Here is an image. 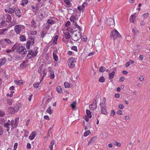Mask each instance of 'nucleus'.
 <instances>
[{"label":"nucleus","instance_id":"nucleus-1","mask_svg":"<svg viewBox=\"0 0 150 150\" xmlns=\"http://www.w3.org/2000/svg\"><path fill=\"white\" fill-rule=\"evenodd\" d=\"M42 64L39 67L38 69V72L40 73L41 74V78L40 80V83H34L33 84V86L34 88H37L39 86L40 83L43 81L44 78L45 77L46 75V72H45V69H43Z\"/></svg>","mask_w":150,"mask_h":150},{"label":"nucleus","instance_id":"nucleus-2","mask_svg":"<svg viewBox=\"0 0 150 150\" xmlns=\"http://www.w3.org/2000/svg\"><path fill=\"white\" fill-rule=\"evenodd\" d=\"M121 35L118 31L116 29L111 31L110 33V37L111 39L115 40L120 38Z\"/></svg>","mask_w":150,"mask_h":150},{"label":"nucleus","instance_id":"nucleus-3","mask_svg":"<svg viewBox=\"0 0 150 150\" xmlns=\"http://www.w3.org/2000/svg\"><path fill=\"white\" fill-rule=\"evenodd\" d=\"M25 27L22 25H18L15 26L14 30L16 34H19L24 29Z\"/></svg>","mask_w":150,"mask_h":150},{"label":"nucleus","instance_id":"nucleus-4","mask_svg":"<svg viewBox=\"0 0 150 150\" xmlns=\"http://www.w3.org/2000/svg\"><path fill=\"white\" fill-rule=\"evenodd\" d=\"M38 52V51L37 50L35 51L31 50L29 51L27 57L29 59L34 58L36 56Z\"/></svg>","mask_w":150,"mask_h":150},{"label":"nucleus","instance_id":"nucleus-5","mask_svg":"<svg viewBox=\"0 0 150 150\" xmlns=\"http://www.w3.org/2000/svg\"><path fill=\"white\" fill-rule=\"evenodd\" d=\"M17 51L18 52L21 54H25L27 52L26 49L24 47L19 44L17 48Z\"/></svg>","mask_w":150,"mask_h":150},{"label":"nucleus","instance_id":"nucleus-6","mask_svg":"<svg viewBox=\"0 0 150 150\" xmlns=\"http://www.w3.org/2000/svg\"><path fill=\"white\" fill-rule=\"evenodd\" d=\"M76 62L75 58H70L68 61V64L69 67L71 68H73L75 67L74 63Z\"/></svg>","mask_w":150,"mask_h":150},{"label":"nucleus","instance_id":"nucleus-7","mask_svg":"<svg viewBox=\"0 0 150 150\" xmlns=\"http://www.w3.org/2000/svg\"><path fill=\"white\" fill-rule=\"evenodd\" d=\"M74 36L73 37V40L75 41H78L81 38V33L79 32L75 34H74Z\"/></svg>","mask_w":150,"mask_h":150},{"label":"nucleus","instance_id":"nucleus-8","mask_svg":"<svg viewBox=\"0 0 150 150\" xmlns=\"http://www.w3.org/2000/svg\"><path fill=\"white\" fill-rule=\"evenodd\" d=\"M97 107V102L96 100H94L93 103L89 105L90 109L92 110H94L96 109Z\"/></svg>","mask_w":150,"mask_h":150},{"label":"nucleus","instance_id":"nucleus-9","mask_svg":"<svg viewBox=\"0 0 150 150\" xmlns=\"http://www.w3.org/2000/svg\"><path fill=\"white\" fill-rule=\"evenodd\" d=\"M101 113L104 115H107L108 112L106 110V105H100Z\"/></svg>","mask_w":150,"mask_h":150},{"label":"nucleus","instance_id":"nucleus-10","mask_svg":"<svg viewBox=\"0 0 150 150\" xmlns=\"http://www.w3.org/2000/svg\"><path fill=\"white\" fill-rule=\"evenodd\" d=\"M8 111L10 113L14 114L16 112L14 108L12 107H9L8 109Z\"/></svg>","mask_w":150,"mask_h":150},{"label":"nucleus","instance_id":"nucleus-11","mask_svg":"<svg viewBox=\"0 0 150 150\" xmlns=\"http://www.w3.org/2000/svg\"><path fill=\"white\" fill-rule=\"evenodd\" d=\"M16 15L18 17H21L22 16V13L21 12V11L19 9H16L15 11Z\"/></svg>","mask_w":150,"mask_h":150},{"label":"nucleus","instance_id":"nucleus-12","mask_svg":"<svg viewBox=\"0 0 150 150\" xmlns=\"http://www.w3.org/2000/svg\"><path fill=\"white\" fill-rule=\"evenodd\" d=\"M3 39L5 42H6L8 44V45H13L14 44V42L11 41L9 39L6 38Z\"/></svg>","mask_w":150,"mask_h":150},{"label":"nucleus","instance_id":"nucleus-13","mask_svg":"<svg viewBox=\"0 0 150 150\" xmlns=\"http://www.w3.org/2000/svg\"><path fill=\"white\" fill-rule=\"evenodd\" d=\"M21 103H18L16 104V105L14 106V109L15 110L16 112L21 107Z\"/></svg>","mask_w":150,"mask_h":150},{"label":"nucleus","instance_id":"nucleus-14","mask_svg":"<svg viewBox=\"0 0 150 150\" xmlns=\"http://www.w3.org/2000/svg\"><path fill=\"white\" fill-rule=\"evenodd\" d=\"M6 42L3 39L0 40V47L5 48L6 47Z\"/></svg>","mask_w":150,"mask_h":150},{"label":"nucleus","instance_id":"nucleus-15","mask_svg":"<svg viewBox=\"0 0 150 150\" xmlns=\"http://www.w3.org/2000/svg\"><path fill=\"white\" fill-rule=\"evenodd\" d=\"M37 134L36 132H33L29 137V139L31 140L33 139Z\"/></svg>","mask_w":150,"mask_h":150},{"label":"nucleus","instance_id":"nucleus-16","mask_svg":"<svg viewBox=\"0 0 150 150\" xmlns=\"http://www.w3.org/2000/svg\"><path fill=\"white\" fill-rule=\"evenodd\" d=\"M47 98H45L44 99V100H45V105H47V104H49L50 105V104H51V99L50 98H48L46 99Z\"/></svg>","mask_w":150,"mask_h":150},{"label":"nucleus","instance_id":"nucleus-17","mask_svg":"<svg viewBox=\"0 0 150 150\" xmlns=\"http://www.w3.org/2000/svg\"><path fill=\"white\" fill-rule=\"evenodd\" d=\"M31 8L33 10V11L34 12L35 14L38 11L39 9L38 7L37 6L35 7L34 6H31Z\"/></svg>","mask_w":150,"mask_h":150},{"label":"nucleus","instance_id":"nucleus-18","mask_svg":"<svg viewBox=\"0 0 150 150\" xmlns=\"http://www.w3.org/2000/svg\"><path fill=\"white\" fill-rule=\"evenodd\" d=\"M8 9V13L10 14L13 13L15 11V8L14 7H10Z\"/></svg>","mask_w":150,"mask_h":150},{"label":"nucleus","instance_id":"nucleus-19","mask_svg":"<svg viewBox=\"0 0 150 150\" xmlns=\"http://www.w3.org/2000/svg\"><path fill=\"white\" fill-rule=\"evenodd\" d=\"M6 21L8 22H10L11 20V17L10 15L7 14L6 15Z\"/></svg>","mask_w":150,"mask_h":150},{"label":"nucleus","instance_id":"nucleus-20","mask_svg":"<svg viewBox=\"0 0 150 150\" xmlns=\"http://www.w3.org/2000/svg\"><path fill=\"white\" fill-rule=\"evenodd\" d=\"M35 37H31L30 38V40L28 41L31 44V45H33L35 43Z\"/></svg>","mask_w":150,"mask_h":150},{"label":"nucleus","instance_id":"nucleus-21","mask_svg":"<svg viewBox=\"0 0 150 150\" xmlns=\"http://www.w3.org/2000/svg\"><path fill=\"white\" fill-rule=\"evenodd\" d=\"M69 19L71 21V22L76 21L77 19L76 16H75L72 15L71 16Z\"/></svg>","mask_w":150,"mask_h":150},{"label":"nucleus","instance_id":"nucleus-22","mask_svg":"<svg viewBox=\"0 0 150 150\" xmlns=\"http://www.w3.org/2000/svg\"><path fill=\"white\" fill-rule=\"evenodd\" d=\"M14 81L16 84L17 85H21L23 84V82L22 80H14Z\"/></svg>","mask_w":150,"mask_h":150},{"label":"nucleus","instance_id":"nucleus-23","mask_svg":"<svg viewBox=\"0 0 150 150\" xmlns=\"http://www.w3.org/2000/svg\"><path fill=\"white\" fill-rule=\"evenodd\" d=\"M115 71H113L109 74V78L110 79H112L114 77L115 75Z\"/></svg>","mask_w":150,"mask_h":150},{"label":"nucleus","instance_id":"nucleus-24","mask_svg":"<svg viewBox=\"0 0 150 150\" xmlns=\"http://www.w3.org/2000/svg\"><path fill=\"white\" fill-rule=\"evenodd\" d=\"M19 117H17L16 118L15 122V123L14 125V127H16L17 126V124L19 122Z\"/></svg>","mask_w":150,"mask_h":150},{"label":"nucleus","instance_id":"nucleus-25","mask_svg":"<svg viewBox=\"0 0 150 150\" xmlns=\"http://www.w3.org/2000/svg\"><path fill=\"white\" fill-rule=\"evenodd\" d=\"M18 45V44L17 43L13 45V46L11 48V50L13 51H14L16 49H17Z\"/></svg>","mask_w":150,"mask_h":150},{"label":"nucleus","instance_id":"nucleus-26","mask_svg":"<svg viewBox=\"0 0 150 150\" xmlns=\"http://www.w3.org/2000/svg\"><path fill=\"white\" fill-rule=\"evenodd\" d=\"M56 90L57 92L59 93H61L62 92V89L60 86H58L57 87Z\"/></svg>","mask_w":150,"mask_h":150},{"label":"nucleus","instance_id":"nucleus-27","mask_svg":"<svg viewBox=\"0 0 150 150\" xmlns=\"http://www.w3.org/2000/svg\"><path fill=\"white\" fill-rule=\"evenodd\" d=\"M76 103L75 101H74L73 103L71 104V107L72 109L75 110L76 109Z\"/></svg>","mask_w":150,"mask_h":150},{"label":"nucleus","instance_id":"nucleus-28","mask_svg":"<svg viewBox=\"0 0 150 150\" xmlns=\"http://www.w3.org/2000/svg\"><path fill=\"white\" fill-rule=\"evenodd\" d=\"M86 112L87 116L89 118H91V112L89 110H86Z\"/></svg>","mask_w":150,"mask_h":150},{"label":"nucleus","instance_id":"nucleus-29","mask_svg":"<svg viewBox=\"0 0 150 150\" xmlns=\"http://www.w3.org/2000/svg\"><path fill=\"white\" fill-rule=\"evenodd\" d=\"M20 40L22 41H24L26 40V38L25 36L24 35H21L19 37Z\"/></svg>","mask_w":150,"mask_h":150},{"label":"nucleus","instance_id":"nucleus-30","mask_svg":"<svg viewBox=\"0 0 150 150\" xmlns=\"http://www.w3.org/2000/svg\"><path fill=\"white\" fill-rule=\"evenodd\" d=\"M46 112L50 115L52 113L53 110L51 109V107L50 106L48 109L46 110Z\"/></svg>","mask_w":150,"mask_h":150},{"label":"nucleus","instance_id":"nucleus-31","mask_svg":"<svg viewBox=\"0 0 150 150\" xmlns=\"http://www.w3.org/2000/svg\"><path fill=\"white\" fill-rule=\"evenodd\" d=\"M28 2V0H22L21 1V5L22 6H24L25 5L27 4Z\"/></svg>","mask_w":150,"mask_h":150},{"label":"nucleus","instance_id":"nucleus-32","mask_svg":"<svg viewBox=\"0 0 150 150\" xmlns=\"http://www.w3.org/2000/svg\"><path fill=\"white\" fill-rule=\"evenodd\" d=\"M47 22L49 24H53L55 23V22L51 19H49L48 20Z\"/></svg>","mask_w":150,"mask_h":150},{"label":"nucleus","instance_id":"nucleus-33","mask_svg":"<svg viewBox=\"0 0 150 150\" xmlns=\"http://www.w3.org/2000/svg\"><path fill=\"white\" fill-rule=\"evenodd\" d=\"M10 125V121L8 120L7 122L5 123L4 127L6 128L9 127Z\"/></svg>","mask_w":150,"mask_h":150},{"label":"nucleus","instance_id":"nucleus-34","mask_svg":"<svg viewBox=\"0 0 150 150\" xmlns=\"http://www.w3.org/2000/svg\"><path fill=\"white\" fill-rule=\"evenodd\" d=\"M7 30L6 28H4L1 29H0V35H4V32Z\"/></svg>","mask_w":150,"mask_h":150},{"label":"nucleus","instance_id":"nucleus-35","mask_svg":"<svg viewBox=\"0 0 150 150\" xmlns=\"http://www.w3.org/2000/svg\"><path fill=\"white\" fill-rule=\"evenodd\" d=\"M65 37L67 39L70 38L71 37L70 33L69 32H66L65 35Z\"/></svg>","mask_w":150,"mask_h":150},{"label":"nucleus","instance_id":"nucleus-36","mask_svg":"<svg viewBox=\"0 0 150 150\" xmlns=\"http://www.w3.org/2000/svg\"><path fill=\"white\" fill-rule=\"evenodd\" d=\"M54 141L53 140H52L51 141L49 147L50 148V149L51 150H53V146L54 145Z\"/></svg>","mask_w":150,"mask_h":150},{"label":"nucleus","instance_id":"nucleus-37","mask_svg":"<svg viewBox=\"0 0 150 150\" xmlns=\"http://www.w3.org/2000/svg\"><path fill=\"white\" fill-rule=\"evenodd\" d=\"M53 58L55 61H57L58 60V58L57 57L56 54L53 53Z\"/></svg>","mask_w":150,"mask_h":150},{"label":"nucleus","instance_id":"nucleus-38","mask_svg":"<svg viewBox=\"0 0 150 150\" xmlns=\"http://www.w3.org/2000/svg\"><path fill=\"white\" fill-rule=\"evenodd\" d=\"M105 102H106V98H105L104 97L103 98V101L100 103V105H106Z\"/></svg>","mask_w":150,"mask_h":150},{"label":"nucleus","instance_id":"nucleus-39","mask_svg":"<svg viewBox=\"0 0 150 150\" xmlns=\"http://www.w3.org/2000/svg\"><path fill=\"white\" fill-rule=\"evenodd\" d=\"M46 34V33L45 31H42L40 34L41 38H43L45 36Z\"/></svg>","mask_w":150,"mask_h":150},{"label":"nucleus","instance_id":"nucleus-40","mask_svg":"<svg viewBox=\"0 0 150 150\" xmlns=\"http://www.w3.org/2000/svg\"><path fill=\"white\" fill-rule=\"evenodd\" d=\"M7 102L9 105H11L13 102V100L11 99H7Z\"/></svg>","mask_w":150,"mask_h":150},{"label":"nucleus","instance_id":"nucleus-41","mask_svg":"<svg viewBox=\"0 0 150 150\" xmlns=\"http://www.w3.org/2000/svg\"><path fill=\"white\" fill-rule=\"evenodd\" d=\"M113 144L115 145L118 146H121V144L119 143H118L116 141H113Z\"/></svg>","mask_w":150,"mask_h":150},{"label":"nucleus","instance_id":"nucleus-42","mask_svg":"<svg viewBox=\"0 0 150 150\" xmlns=\"http://www.w3.org/2000/svg\"><path fill=\"white\" fill-rule=\"evenodd\" d=\"M90 133V132L89 130L86 131L84 133L83 135L84 137H86L88 136Z\"/></svg>","mask_w":150,"mask_h":150},{"label":"nucleus","instance_id":"nucleus-43","mask_svg":"<svg viewBox=\"0 0 150 150\" xmlns=\"http://www.w3.org/2000/svg\"><path fill=\"white\" fill-rule=\"evenodd\" d=\"M84 7V5L83 4L82 5L79 6L78 7V9L79 11L82 10L83 9Z\"/></svg>","mask_w":150,"mask_h":150},{"label":"nucleus","instance_id":"nucleus-44","mask_svg":"<svg viewBox=\"0 0 150 150\" xmlns=\"http://www.w3.org/2000/svg\"><path fill=\"white\" fill-rule=\"evenodd\" d=\"M58 38V36L57 35H56L55 36L54 38V40H53V42L55 44L57 43V40Z\"/></svg>","mask_w":150,"mask_h":150},{"label":"nucleus","instance_id":"nucleus-45","mask_svg":"<svg viewBox=\"0 0 150 150\" xmlns=\"http://www.w3.org/2000/svg\"><path fill=\"white\" fill-rule=\"evenodd\" d=\"M132 31L134 35H136L137 32V31L135 28H134L132 29Z\"/></svg>","mask_w":150,"mask_h":150},{"label":"nucleus","instance_id":"nucleus-46","mask_svg":"<svg viewBox=\"0 0 150 150\" xmlns=\"http://www.w3.org/2000/svg\"><path fill=\"white\" fill-rule=\"evenodd\" d=\"M105 80L103 76H102L100 78L99 81L100 82H103L105 81Z\"/></svg>","mask_w":150,"mask_h":150},{"label":"nucleus","instance_id":"nucleus-47","mask_svg":"<svg viewBox=\"0 0 150 150\" xmlns=\"http://www.w3.org/2000/svg\"><path fill=\"white\" fill-rule=\"evenodd\" d=\"M64 84L65 88H68L70 86V83L68 82H65Z\"/></svg>","mask_w":150,"mask_h":150},{"label":"nucleus","instance_id":"nucleus-48","mask_svg":"<svg viewBox=\"0 0 150 150\" xmlns=\"http://www.w3.org/2000/svg\"><path fill=\"white\" fill-rule=\"evenodd\" d=\"M105 69V68L103 66H101L99 68V71L100 72H103L104 71H105V70H104V69Z\"/></svg>","mask_w":150,"mask_h":150},{"label":"nucleus","instance_id":"nucleus-49","mask_svg":"<svg viewBox=\"0 0 150 150\" xmlns=\"http://www.w3.org/2000/svg\"><path fill=\"white\" fill-rule=\"evenodd\" d=\"M50 73V76L51 79H53L54 77V72H52Z\"/></svg>","mask_w":150,"mask_h":150},{"label":"nucleus","instance_id":"nucleus-50","mask_svg":"<svg viewBox=\"0 0 150 150\" xmlns=\"http://www.w3.org/2000/svg\"><path fill=\"white\" fill-rule=\"evenodd\" d=\"M31 44L30 42H29L28 41L26 43V48L28 49H29L30 47V45Z\"/></svg>","mask_w":150,"mask_h":150},{"label":"nucleus","instance_id":"nucleus-51","mask_svg":"<svg viewBox=\"0 0 150 150\" xmlns=\"http://www.w3.org/2000/svg\"><path fill=\"white\" fill-rule=\"evenodd\" d=\"M1 24L2 27H5L6 24L4 21H2Z\"/></svg>","mask_w":150,"mask_h":150},{"label":"nucleus","instance_id":"nucleus-52","mask_svg":"<svg viewBox=\"0 0 150 150\" xmlns=\"http://www.w3.org/2000/svg\"><path fill=\"white\" fill-rule=\"evenodd\" d=\"M71 49L75 51L76 52H77L78 51L77 47L76 46H73L72 47Z\"/></svg>","mask_w":150,"mask_h":150},{"label":"nucleus","instance_id":"nucleus-53","mask_svg":"<svg viewBox=\"0 0 150 150\" xmlns=\"http://www.w3.org/2000/svg\"><path fill=\"white\" fill-rule=\"evenodd\" d=\"M5 115L4 112L2 111H0V116L3 117Z\"/></svg>","mask_w":150,"mask_h":150},{"label":"nucleus","instance_id":"nucleus-54","mask_svg":"<svg viewBox=\"0 0 150 150\" xmlns=\"http://www.w3.org/2000/svg\"><path fill=\"white\" fill-rule=\"evenodd\" d=\"M37 32L36 31H33L31 33V35H35L37 34Z\"/></svg>","mask_w":150,"mask_h":150},{"label":"nucleus","instance_id":"nucleus-55","mask_svg":"<svg viewBox=\"0 0 150 150\" xmlns=\"http://www.w3.org/2000/svg\"><path fill=\"white\" fill-rule=\"evenodd\" d=\"M24 136L25 137H26L28 136V132L26 130H24Z\"/></svg>","mask_w":150,"mask_h":150},{"label":"nucleus","instance_id":"nucleus-56","mask_svg":"<svg viewBox=\"0 0 150 150\" xmlns=\"http://www.w3.org/2000/svg\"><path fill=\"white\" fill-rule=\"evenodd\" d=\"M18 145V144L17 143H16L14 144L13 146V150H16L17 148Z\"/></svg>","mask_w":150,"mask_h":150},{"label":"nucleus","instance_id":"nucleus-57","mask_svg":"<svg viewBox=\"0 0 150 150\" xmlns=\"http://www.w3.org/2000/svg\"><path fill=\"white\" fill-rule=\"evenodd\" d=\"M115 114V112L114 110H112L111 111L110 115L112 116H113Z\"/></svg>","mask_w":150,"mask_h":150},{"label":"nucleus","instance_id":"nucleus-58","mask_svg":"<svg viewBox=\"0 0 150 150\" xmlns=\"http://www.w3.org/2000/svg\"><path fill=\"white\" fill-rule=\"evenodd\" d=\"M148 16L149 13H146L143 15V16L144 18H146Z\"/></svg>","mask_w":150,"mask_h":150},{"label":"nucleus","instance_id":"nucleus-59","mask_svg":"<svg viewBox=\"0 0 150 150\" xmlns=\"http://www.w3.org/2000/svg\"><path fill=\"white\" fill-rule=\"evenodd\" d=\"M64 2L65 4L67 5H69L70 4V1L69 0H64Z\"/></svg>","mask_w":150,"mask_h":150},{"label":"nucleus","instance_id":"nucleus-60","mask_svg":"<svg viewBox=\"0 0 150 150\" xmlns=\"http://www.w3.org/2000/svg\"><path fill=\"white\" fill-rule=\"evenodd\" d=\"M48 71L49 72V73H51L52 72H54L52 70V68L50 67H48Z\"/></svg>","mask_w":150,"mask_h":150},{"label":"nucleus","instance_id":"nucleus-61","mask_svg":"<svg viewBox=\"0 0 150 150\" xmlns=\"http://www.w3.org/2000/svg\"><path fill=\"white\" fill-rule=\"evenodd\" d=\"M14 122V121L12 120L11 121V122H10V125H11V126L12 127V128H14L15 127H14V125L13 126V124Z\"/></svg>","mask_w":150,"mask_h":150},{"label":"nucleus","instance_id":"nucleus-62","mask_svg":"<svg viewBox=\"0 0 150 150\" xmlns=\"http://www.w3.org/2000/svg\"><path fill=\"white\" fill-rule=\"evenodd\" d=\"M140 51L139 48H137L135 50L134 52V53L135 54V53H138Z\"/></svg>","mask_w":150,"mask_h":150},{"label":"nucleus","instance_id":"nucleus-63","mask_svg":"<svg viewBox=\"0 0 150 150\" xmlns=\"http://www.w3.org/2000/svg\"><path fill=\"white\" fill-rule=\"evenodd\" d=\"M119 108L121 109H122L124 108V106L122 104H120L119 106Z\"/></svg>","mask_w":150,"mask_h":150},{"label":"nucleus","instance_id":"nucleus-64","mask_svg":"<svg viewBox=\"0 0 150 150\" xmlns=\"http://www.w3.org/2000/svg\"><path fill=\"white\" fill-rule=\"evenodd\" d=\"M122 111L120 110H118L117 111V113L119 115H122Z\"/></svg>","mask_w":150,"mask_h":150}]
</instances>
